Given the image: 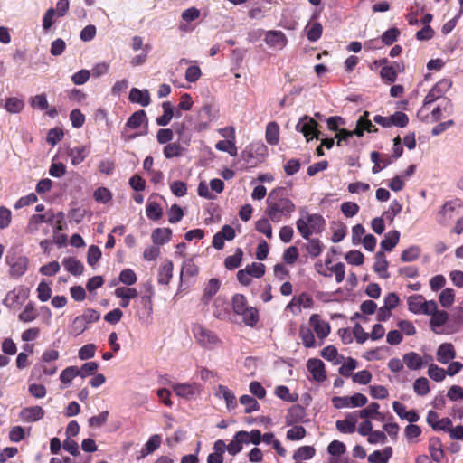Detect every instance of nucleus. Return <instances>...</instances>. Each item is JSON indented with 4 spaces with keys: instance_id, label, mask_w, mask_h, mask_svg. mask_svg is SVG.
<instances>
[{
    "instance_id": "bf43d9fd",
    "label": "nucleus",
    "mask_w": 463,
    "mask_h": 463,
    "mask_svg": "<svg viewBox=\"0 0 463 463\" xmlns=\"http://www.w3.org/2000/svg\"><path fill=\"white\" fill-rule=\"evenodd\" d=\"M400 33L401 32L398 28L392 27L382 34L381 40L385 45H391L397 41Z\"/></svg>"
},
{
    "instance_id": "680f3d73",
    "label": "nucleus",
    "mask_w": 463,
    "mask_h": 463,
    "mask_svg": "<svg viewBox=\"0 0 463 463\" xmlns=\"http://www.w3.org/2000/svg\"><path fill=\"white\" fill-rule=\"evenodd\" d=\"M78 376V367L77 366H69L65 368L61 373L60 374L61 382L67 385L70 384L73 378Z\"/></svg>"
},
{
    "instance_id": "9b49d317",
    "label": "nucleus",
    "mask_w": 463,
    "mask_h": 463,
    "mask_svg": "<svg viewBox=\"0 0 463 463\" xmlns=\"http://www.w3.org/2000/svg\"><path fill=\"white\" fill-rule=\"evenodd\" d=\"M307 370L312 374L314 380L323 382L326 380V371L324 363L320 359L311 358L307 364Z\"/></svg>"
},
{
    "instance_id": "ea45409f",
    "label": "nucleus",
    "mask_w": 463,
    "mask_h": 463,
    "mask_svg": "<svg viewBox=\"0 0 463 463\" xmlns=\"http://www.w3.org/2000/svg\"><path fill=\"white\" fill-rule=\"evenodd\" d=\"M307 37L310 42H317L320 39L323 32L322 24L318 22L309 24L306 26Z\"/></svg>"
},
{
    "instance_id": "a18cd8bd",
    "label": "nucleus",
    "mask_w": 463,
    "mask_h": 463,
    "mask_svg": "<svg viewBox=\"0 0 463 463\" xmlns=\"http://www.w3.org/2000/svg\"><path fill=\"white\" fill-rule=\"evenodd\" d=\"M449 315L446 311L441 310L439 311L438 309L431 315L430 318V327L432 330H435L437 327H440L441 326L445 325L448 321Z\"/></svg>"
},
{
    "instance_id": "8fccbe9b",
    "label": "nucleus",
    "mask_w": 463,
    "mask_h": 463,
    "mask_svg": "<svg viewBox=\"0 0 463 463\" xmlns=\"http://www.w3.org/2000/svg\"><path fill=\"white\" fill-rule=\"evenodd\" d=\"M249 307L247 299L242 294H235L232 298V308L235 314L239 315Z\"/></svg>"
},
{
    "instance_id": "393cba45",
    "label": "nucleus",
    "mask_w": 463,
    "mask_h": 463,
    "mask_svg": "<svg viewBox=\"0 0 463 463\" xmlns=\"http://www.w3.org/2000/svg\"><path fill=\"white\" fill-rule=\"evenodd\" d=\"M115 295L121 298L120 306L127 307L129 305V300L137 296V291L133 288H118L115 290Z\"/></svg>"
},
{
    "instance_id": "79ce46f5",
    "label": "nucleus",
    "mask_w": 463,
    "mask_h": 463,
    "mask_svg": "<svg viewBox=\"0 0 463 463\" xmlns=\"http://www.w3.org/2000/svg\"><path fill=\"white\" fill-rule=\"evenodd\" d=\"M183 148L181 145L177 142L167 143V145L164 147L163 154L165 158L170 159L173 157H178L183 155Z\"/></svg>"
},
{
    "instance_id": "2f4dec72",
    "label": "nucleus",
    "mask_w": 463,
    "mask_h": 463,
    "mask_svg": "<svg viewBox=\"0 0 463 463\" xmlns=\"http://www.w3.org/2000/svg\"><path fill=\"white\" fill-rule=\"evenodd\" d=\"M265 137H266V141L269 145L274 146L279 143V127L276 122L272 121L267 125Z\"/></svg>"
},
{
    "instance_id": "3c124183",
    "label": "nucleus",
    "mask_w": 463,
    "mask_h": 463,
    "mask_svg": "<svg viewBox=\"0 0 463 463\" xmlns=\"http://www.w3.org/2000/svg\"><path fill=\"white\" fill-rule=\"evenodd\" d=\"M240 402L245 406V413H251L260 409V404L255 398L250 395H242L240 398Z\"/></svg>"
},
{
    "instance_id": "c85d7f7f",
    "label": "nucleus",
    "mask_w": 463,
    "mask_h": 463,
    "mask_svg": "<svg viewBox=\"0 0 463 463\" xmlns=\"http://www.w3.org/2000/svg\"><path fill=\"white\" fill-rule=\"evenodd\" d=\"M443 105L437 106L431 111L432 121L437 122L442 118V110L446 112L448 115H451L453 113V104L449 99H444Z\"/></svg>"
},
{
    "instance_id": "09e8293b",
    "label": "nucleus",
    "mask_w": 463,
    "mask_h": 463,
    "mask_svg": "<svg viewBox=\"0 0 463 463\" xmlns=\"http://www.w3.org/2000/svg\"><path fill=\"white\" fill-rule=\"evenodd\" d=\"M37 315L34 309V305L29 302L25 305L24 310L19 314L18 318L20 321L28 323L36 318Z\"/></svg>"
},
{
    "instance_id": "6ab92c4d",
    "label": "nucleus",
    "mask_w": 463,
    "mask_h": 463,
    "mask_svg": "<svg viewBox=\"0 0 463 463\" xmlns=\"http://www.w3.org/2000/svg\"><path fill=\"white\" fill-rule=\"evenodd\" d=\"M370 157L372 162L374 164L372 168V172L373 174L379 173L393 162V159L390 156H385L383 158H381L380 154L376 151H373Z\"/></svg>"
},
{
    "instance_id": "5fc2aeb1",
    "label": "nucleus",
    "mask_w": 463,
    "mask_h": 463,
    "mask_svg": "<svg viewBox=\"0 0 463 463\" xmlns=\"http://www.w3.org/2000/svg\"><path fill=\"white\" fill-rule=\"evenodd\" d=\"M87 326L88 324L80 316L76 317L70 326V333L76 336L80 335L87 329Z\"/></svg>"
},
{
    "instance_id": "4be33fe9",
    "label": "nucleus",
    "mask_w": 463,
    "mask_h": 463,
    "mask_svg": "<svg viewBox=\"0 0 463 463\" xmlns=\"http://www.w3.org/2000/svg\"><path fill=\"white\" fill-rule=\"evenodd\" d=\"M62 265L68 272L74 276L81 275L84 270L81 261L74 257L65 258L62 260Z\"/></svg>"
},
{
    "instance_id": "e2e57ef3",
    "label": "nucleus",
    "mask_w": 463,
    "mask_h": 463,
    "mask_svg": "<svg viewBox=\"0 0 463 463\" xmlns=\"http://www.w3.org/2000/svg\"><path fill=\"white\" fill-rule=\"evenodd\" d=\"M306 250L310 256L316 258L322 252V243L318 239H308Z\"/></svg>"
},
{
    "instance_id": "f8f14e48",
    "label": "nucleus",
    "mask_w": 463,
    "mask_h": 463,
    "mask_svg": "<svg viewBox=\"0 0 463 463\" xmlns=\"http://www.w3.org/2000/svg\"><path fill=\"white\" fill-rule=\"evenodd\" d=\"M357 414L349 412L345 415V420H338L335 422V427L338 431L342 433H354L356 429Z\"/></svg>"
},
{
    "instance_id": "c756f323",
    "label": "nucleus",
    "mask_w": 463,
    "mask_h": 463,
    "mask_svg": "<svg viewBox=\"0 0 463 463\" xmlns=\"http://www.w3.org/2000/svg\"><path fill=\"white\" fill-rule=\"evenodd\" d=\"M68 156L71 157V164L77 165L87 157L88 150L84 146H75L69 150Z\"/></svg>"
},
{
    "instance_id": "20e7f679",
    "label": "nucleus",
    "mask_w": 463,
    "mask_h": 463,
    "mask_svg": "<svg viewBox=\"0 0 463 463\" xmlns=\"http://www.w3.org/2000/svg\"><path fill=\"white\" fill-rule=\"evenodd\" d=\"M192 332L196 342L203 347L213 348L220 342L215 333L200 324H194L192 326Z\"/></svg>"
},
{
    "instance_id": "423d86ee",
    "label": "nucleus",
    "mask_w": 463,
    "mask_h": 463,
    "mask_svg": "<svg viewBox=\"0 0 463 463\" xmlns=\"http://www.w3.org/2000/svg\"><path fill=\"white\" fill-rule=\"evenodd\" d=\"M6 262L10 267L9 274L14 278H19L24 275L28 268V259L16 253L8 252Z\"/></svg>"
},
{
    "instance_id": "412c9836",
    "label": "nucleus",
    "mask_w": 463,
    "mask_h": 463,
    "mask_svg": "<svg viewBox=\"0 0 463 463\" xmlns=\"http://www.w3.org/2000/svg\"><path fill=\"white\" fill-rule=\"evenodd\" d=\"M221 282L218 279H211L204 288L202 302L208 305L212 298L219 291Z\"/></svg>"
},
{
    "instance_id": "5701e85b",
    "label": "nucleus",
    "mask_w": 463,
    "mask_h": 463,
    "mask_svg": "<svg viewBox=\"0 0 463 463\" xmlns=\"http://www.w3.org/2000/svg\"><path fill=\"white\" fill-rule=\"evenodd\" d=\"M400 240V232L396 230L391 231L384 235L381 241L382 251H391L398 244Z\"/></svg>"
},
{
    "instance_id": "c03bdc74",
    "label": "nucleus",
    "mask_w": 463,
    "mask_h": 463,
    "mask_svg": "<svg viewBox=\"0 0 463 463\" xmlns=\"http://www.w3.org/2000/svg\"><path fill=\"white\" fill-rule=\"evenodd\" d=\"M315 449L312 446H302L298 448L293 455L295 460H307L314 457Z\"/></svg>"
},
{
    "instance_id": "f704fd0d",
    "label": "nucleus",
    "mask_w": 463,
    "mask_h": 463,
    "mask_svg": "<svg viewBox=\"0 0 463 463\" xmlns=\"http://www.w3.org/2000/svg\"><path fill=\"white\" fill-rule=\"evenodd\" d=\"M243 251L241 248H237L232 256L226 257L224 260V266L229 270L237 269L242 260Z\"/></svg>"
},
{
    "instance_id": "4468645a",
    "label": "nucleus",
    "mask_w": 463,
    "mask_h": 463,
    "mask_svg": "<svg viewBox=\"0 0 463 463\" xmlns=\"http://www.w3.org/2000/svg\"><path fill=\"white\" fill-rule=\"evenodd\" d=\"M174 264L172 260H165L158 269L157 281L161 285H168L173 277Z\"/></svg>"
},
{
    "instance_id": "7ed1b4c3",
    "label": "nucleus",
    "mask_w": 463,
    "mask_h": 463,
    "mask_svg": "<svg viewBox=\"0 0 463 463\" xmlns=\"http://www.w3.org/2000/svg\"><path fill=\"white\" fill-rule=\"evenodd\" d=\"M268 154V148L262 142L250 144L241 154V158L250 166L261 163Z\"/></svg>"
},
{
    "instance_id": "052dcab7",
    "label": "nucleus",
    "mask_w": 463,
    "mask_h": 463,
    "mask_svg": "<svg viewBox=\"0 0 463 463\" xmlns=\"http://www.w3.org/2000/svg\"><path fill=\"white\" fill-rule=\"evenodd\" d=\"M146 215L148 219L157 221L163 215L162 208L157 203L151 202L146 206Z\"/></svg>"
},
{
    "instance_id": "7c9ffc66",
    "label": "nucleus",
    "mask_w": 463,
    "mask_h": 463,
    "mask_svg": "<svg viewBox=\"0 0 463 463\" xmlns=\"http://www.w3.org/2000/svg\"><path fill=\"white\" fill-rule=\"evenodd\" d=\"M217 395L226 402L228 409H234L237 405L236 397L234 393L224 385H219Z\"/></svg>"
},
{
    "instance_id": "603ef678",
    "label": "nucleus",
    "mask_w": 463,
    "mask_h": 463,
    "mask_svg": "<svg viewBox=\"0 0 463 463\" xmlns=\"http://www.w3.org/2000/svg\"><path fill=\"white\" fill-rule=\"evenodd\" d=\"M423 301L424 298L420 295L411 296L408 298L409 310L414 314H421Z\"/></svg>"
},
{
    "instance_id": "de8ad7c7",
    "label": "nucleus",
    "mask_w": 463,
    "mask_h": 463,
    "mask_svg": "<svg viewBox=\"0 0 463 463\" xmlns=\"http://www.w3.org/2000/svg\"><path fill=\"white\" fill-rule=\"evenodd\" d=\"M55 218V215L52 213L47 217L46 214H33L28 223V227L33 230H38V225L43 222H52Z\"/></svg>"
},
{
    "instance_id": "a878e982",
    "label": "nucleus",
    "mask_w": 463,
    "mask_h": 463,
    "mask_svg": "<svg viewBox=\"0 0 463 463\" xmlns=\"http://www.w3.org/2000/svg\"><path fill=\"white\" fill-rule=\"evenodd\" d=\"M238 437H240L243 444L252 443L259 445L261 442V432L259 430H252L250 432L240 430L238 431Z\"/></svg>"
},
{
    "instance_id": "f3484780",
    "label": "nucleus",
    "mask_w": 463,
    "mask_h": 463,
    "mask_svg": "<svg viewBox=\"0 0 463 463\" xmlns=\"http://www.w3.org/2000/svg\"><path fill=\"white\" fill-rule=\"evenodd\" d=\"M388 269V261L386 260L385 254L383 251L380 250L375 254V262L373 264V270L379 274V276L383 279H388L390 274L387 270Z\"/></svg>"
},
{
    "instance_id": "69168bd1",
    "label": "nucleus",
    "mask_w": 463,
    "mask_h": 463,
    "mask_svg": "<svg viewBox=\"0 0 463 463\" xmlns=\"http://www.w3.org/2000/svg\"><path fill=\"white\" fill-rule=\"evenodd\" d=\"M381 79L387 84L394 82L397 79V73L391 66H383L380 71Z\"/></svg>"
},
{
    "instance_id": "ddd939ff",
    "label": "nucleus",
    "mask_w": 463,
    "mask_h": 463,
    "mask_svg": "<svg viewBox=\"0 0 463 463\" xmlns=\"http://www.w3.org/2000/svg\"><path fill=\"white\" fill-rule=\"evenodd\" d=\"M456 357L454 346L450 343L441 344L437 350V359L439 363L446 364Z\"/></svg>"
},
{
    "instance_id": "9d476101",
    "label": "nucleus",
    "mask_w": 463,
    "mask_h": 463,
    "mask_svg": "<svg viewBox=\"0 0 463 463\" xmlns=\"http://www.w3.org/2000/svg\"><path fill=\"white\" fill-rule=\"evenodd\" d=\"M44 410L40 406H32L24 408L19 417L24 422H34L44 417Z\"/></svg>"
},
{
    "instance_id": "aec40b11",
    "label": "nucleus",
    "mask_w": 463,
    "mask_h": 463,
    "mask_svg": "<svg viewBox=\"0 0 463 463\" xmlns=\"http://www.w3.org/2000/svg\"><path fill=\"white\" fill-rule=\"evenodd\" d=\"M172 230L170 228H156L152 232L151 239L154 244L163 245L171 240Z\"/></svg>"
},
{
    "instance_id": "cd10ccee",
    "label": "nucleus",
    "mask_w": 463,
    "mask_h": 463,
    "mask_svg": "<svg viewBox=\"0 0 463 463\" xmlns=\"http://www.w3.org/2000/svg\"><path fill=\"white\" fill-rule=\"evenodd\" d=\"M299 336L305 347L312 348L317 345L312 329L307 326H301L299 328Z\"/></svg>"
},
{
    "instance_id": "37998d69",
    "label": "nucleus",
    "mask_w": 463,
    "mask_h": 463,
    "mask_svg": "<svg viewBox=\"0 0 463 463\" xmlns=\"http://www.w3.org/2000/svg\"><path fill=\"white\" fill-rule=\"evenodd\" d=\"M146 119V114L144 110L134 112L127 121V127L132 129L139 128L142 123Z\"/></svg>"
},
{
    "instance_id": "4c0bfd02",
    "label": "nucleus",
    "mask_w": 463,
    "mask_h": 463,
    "mask_svg": "<svg viewBox=\"0 0 463 463\" xmlns=\"http://www.w3.org/2000/svg\"><path fill=\"white\" fill-rule=\"evenodd\" d=\"M161 444V437L157 434H155L150 437V439L145 444V448L141 450V457L144 458L155 450H156Z\"/></svg>"
},
{
    "instance_id": "0eeeda50",
    "label": "nucleus",
    "mask_w": 463,
    "mask_h": 463,
    "mask_svg": "<svg viewBox=\"0 0 463 463\" xmlns=\"http://www.w3.org/2000/svg\"><path fill=\"white\" fill-rule=\"evenodd\" d=\"M451 86L452 81L450 79H442L438 81L426 95L421 110L429 104H431L435 100L440 99L451 88Z\"/></svg>"
},
{
    "instance_id": "473e14b6",
    "label": "nucleus",
    "mask_w": 463,
    "mask_h": 463,
    "mask_svg": "<svg viewBox=\"0 0 463 463\" xmlns=\"http://www.w3.org/2000/svg\"><path fill=\"white\" fill-rule=\"evenodd\" d=\"M162 108H163L164 113L162 116L156 118V121L158 126L165 127L170 123L172 118L174 117V110H173V107L169 101H165L162 104Z\"/></svg>"
},
{
    "instance_id": "e433bc0d",
    "label": "nucleus",
    "mask_w": 463,
    "mask_h": 463,
    "mask_svg": "<svg viewBox=\"0 0 463 463\" xmlns=\"http://www.w3.org/2000/svg\"><path fill=\"white\" fill-rule=\"evenodd\" d=\"M321 355L327 361L333 362L335 364H338L344 360V356L338 355V351L334 345H327L321 351Z\"/></svg>"
},
{
    "instance_id": "6e6552de",
    "label": "nucleus",
    "mask_w": 463,
    "mask_h": 463,
    "mask_svg": "<svg viewBox=\"0 0 463 463\" xmlns=\"http://www.w3.org/2000/svg\"><path fill=\"white\" fill-rule=\"evenodd\" d=\"M309 324L313 327L319 342L317 345H322L325 338L330 334V325L328 322L320 318L319 315L313 314L309 318Z\"/></svg>"
},
{
    "instance_id": "49530a36",
    "label": "nucleus",
    "mask_w": 463,
    "mask_h": 463,
    "mask_svg": "<svg viewBox=\"0 0 463 463\" xmlns=\"http://www.w3.org/2000/svg\"><path fill=\"white\" fill-rule=\"evenodd\" d=\"M420 248L416 245H412L402 252L401 260L403 262H411L416 260L420 255Z\"/></svg>"
},
{
    "instance_id": "dca6fc26",
    "label": "nucleus",
    "mask_w": 463,
    "mask_h": 463,
    "mask_svg": "<svg viewBox=\"0 0 463 463\" xmlns=\"http://www.w3.org/2000/svg\"><path fill=\"white\" fill-rule=\"evenodd\" d=\"M429 450L433 461L440 462L444 458V450L439 438L432 437L429 440Z\"/></svg>"
},
{
    "instance_id": "72a5a7b5",
    "label": "nucleus",
    "mask_w": 463,
    "mask_h": 463,
    "mask_svg": "<svg viewBox=\"0 0 463 463\" xmlns=\"http://www.w3.org/2000/svg\"><path fill=\"white\" fill-rule=\"evenodd\" d=\"M228 307L229 304L224 298H217L213 303V316L218 319L225 318L228 315Z\"/></svg>"
},
{
    "instance_id": "1a4fd4ad",
    "label": "nucleus",
    "mask_w": 463,
    "mask_h": 463,
    "mask_svg": "<svg viewBox=\"0 0 463 463\" xmlns=\"http://www.w3.org/2000/svg\"><path fill=\"white\" fill-rule=\"evenodd\" d=\"M265 43L271 48L281 50L288 43L285 33L281 31H268L265 35Z\"/></svg>"
},
{
    "instance_id": "13d9d810",
    "label": "nucleus",
    "mask_w": 463,
    "mask_h": 463,
    "mask_svg": "<svg viewBox=\"0 0 463 463\" xmlns=\"http://www.w3.org/2000/svg\"><path fill=\"white\" fill-rule=\"evenodd\" d=\"M414 392L420 395L424 396L430 392L429 381L425 377L418 378L413 384Z\"/></svg>"
},
{
    "instance_id": "b1692460",
    "label": "nucleus",
    "mask_w": 463,
    "mask_h": 463,
    "mask_svg": "<svg viewBox=\"0 0 463 463\" xmlns=\"http://www.w3.org/2000/svg\"><path fill=\"white\" fill-rule=\"evenodd\" d=\"M129 99L132 102L139 103L143 107H146L150 103V96L147 90H140L137 88L131 89L129 92Z\"/></svg>"
},
{
    "instance_id": "6e6d98bb",
    "label": "nucleus",
    "mask_w": 463,
    "mask_h": 463,
    "mask_svg": "<svg viewBox=\"0 0 463 463\" xmlns=\"http://www.w3.org/2000/svg\"><path fill=\"white\" fill-rule=\"evenodd\" d=\"M99 368L96 362H87L80 368H78V376L85 378L87 376L94 375Z\"/></svg>"
},
{
    "instance_id": "a211bd4d",
    "label": "nucleus",
    "mask_w": 463,
    "mask_h": 463,
    "mask_svg": "<svg viewBox=\"0 0 463 463\" xmlns=\"http://www.w3.org/2000/svg\"><path fill=\"white\" fill-rule=\"evenodd\" d=\"M403 363L410 370H420L423 365V358L416 352H409L403 355Z\"/></svg>"
},
{
    "instance_id": "f257e3e1",
    "label": "nucleus",
    "mask_w": 463,
    "mask_h": 463,
    "mask_svg": "<svg viewBox=\"0 0 463 463\" xmlns=\"http://www.w3.org/2000/svg\"><path fill=\"white\" fill-rule=\"evenodd\" d=\"M285 193V188L277 187L268 195L265 214L273 222L289 218L296 210V205L286 196Z\"/></svg>"
},
{
    "instance_id": "338daca9",
    "label": "nucleus",
    "mask_w": 463,
    "mask_h": 463,
    "mask_svg": "<svg viewBox=\"0 0 463 463\" xmlns=\"http://www.w3.org/2000/svg\"><path fill=\"white\" fill-rule=\"evenodd\" d=\"M428 374L432 380L436 382H441L446 377V371L442 368H439L435 364H430L429 365Z\"/></svg>"
},
{
    "instance_id": "c9c22d12",
    "label": "nucleus",
    "mask_w": 463,
    "mask_h": 463,
    "mask_svg": "<svg viewBox=\"0 0 463 463\" xmlns=\"http://www.w3.org/2000/svg\"><path fill=\"white\" fill-rule=\"evenodd\" d=\"M239 315L242 317L245 325L250 327L255 326L259 321L258 310L253 307H249Z\"/></svg>"
},
{
    "instance_id": "a19ab883",
    "label": "nucleus",
    "mask_w": 463,
    "mask_h": 463,
    "mask_svg": "<svg viewBox=\"0 0 463 463\" xmlns=\"http://www.w3.org/2000/svg\"><path fill=\"white\" fill-rule=\"evenodd\" d=\"M5 109L10 113H19L24 108V102L23 99L16 97L7 98L5 104Z\"/></svg>"
},
{
    "instance_id": "4d7b16f0",
    "label": "nucleus",
    "mask_w": 463,
    "mask_h": 463,
    "mask_svg": "<svg viewBox=\"0 0 463 463\" xmlns=\"http://www.w3.org/2000/svg\"><path fill=\"white\" fill-rule=\"evenodd\" d=\"M255 229L257 232L265 234L268 239L272 238V227L269 223V219L261 218L256 222Z\"/></svg>"
},
{
    "instance_id": "2eb2a0df",
    "label": "nucleus",
    "mask_w": 463,
    "mask_h": 463,
    "mask_svg": "<svg viewBox=\"0 0 463 463\" xmlns=\"http://www.w3.org/2000/svg\"><path fill=\"white\" fill-rule=\"evenodd\" d=\"M172 387L177 396L185 399H191L198 392V387L195 383H175Z\"/></svg>"
},
{
    "instance_id": "bb28decb",
    "label": "nucleus",
    "mask_w": 463,
    "mask_h": 463,
    "mask_svg": "<svg viewBox=\"0 0 463 463\" xmlns=\"http://www.w3.org/2000/svg\"><path fill=\"white\" fill-rule=\"evenodd\" d=\"M380 408V405L377 402H372L368 405V407L356 411L352 412L353 414H357V420L359 418L361 419H374L381 415V413L378 411Z\"/></svg>"
},
{
    "instance_id": "58836bf2",
    "label": "nucleus",
    "mask_w": 463,
    "mask_h": 463,
    "mask_svg": "<svg viewBox=\"0 0 463 463\" xmlns=\"http://www.w3.org/2000/svg\"><path fill=\"white\" fill-rule=\"evenodd\" d=\"M215 148L219 151L227 152L232 156H237L238 149L235 145V139H227L218 141L215 145Z\"/></svg>"
},
{
    "instance_id": "39448f33",
    "label": "nucleus",
    "mask_w": 463,
    "mask_h": 463,
    "mask_svg": "<svg viewBox=\"0 0 463 463\" xmlns=\"http://www.w3.org/2000/svg\"><path fill=\"white\" fill-rule=\"evenodd\" d=\"M317 126L318 123L313 118L303 116L296 125V130L301 132L308 142L313 138L320 137L321 133Z\"/></svg>"
},
{
    "instance_id": "774afa93",
    "label": "nucleus",
    "mask_w": 463,
    "mask_h": 463,
    "mask_svg": "<svg viewBox=\"0 0 463 463\" xmlns=\"http://www.w3.org/2000/svg\"><path fill=\"white\" fill-rule=\"evenodd\" d=\"M390 123L391 126H396L399 128H404L408 125L409 118L408 116L401 111L395 112L392 116H390Z\"/></svg>"
},
{
    "instance_id": "f03ea898",
    "label": "nucleus",
    "mask_w": 463,
    "mask_h": 463,
    "mask_svg": "<svg viewBox=\"0 0 463 463\" xmlns=\"http://www.w3.org/2000/svg\"><path fill=\"white\" fill-rule=\"evenodd\" d=\"M297 229L301 236L308 240L313 233H320L325 226V220L319 214L306 213L305 217L299 218L297 222Z\"/></svg>"
},
{
    "instance_id": "864d4df0",
    "label": "nucleus",
    "mask_w": 463,
    "mask_h": 463,
    "mask_svg": "<svg viewBox=\"0 0 463 463\" xmlns=\"http://www.w3.org/2000/svg\"><path fill=\"white\" fill-rule=\"evenodd\" d=\"M455 294L452 288L443 289L439 296V300L443 307H449L454 303Z\"/></svg>"
},
{
    "instance_id": "0e129e2a",
    "label": "nucleus",
    "mask_w": 463,
    "mask_h": 463,
    "mask_svg": "<svg viewBox=\"0 0 463 463\" xmlns=\"http://www.w3.org/2000/svg\"><path fill=\"white\" fill-rule=\"evenodd\" d=\"M29 102L33 108L39 109L41 110H45L49 108L46 95L44 93L30 98Z\"/></svg>"
}]
</instances>
